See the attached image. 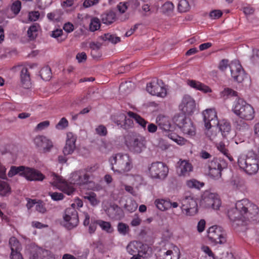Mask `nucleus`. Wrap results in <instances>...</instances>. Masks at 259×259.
I'll list each match as a JSON object with an SVG mask.
<instances>
[{
  "mask_svg": "<svg viewBox=\"0 0 259 259\" xmlns=\"http://www.w3.org/2000/svg\"><path fill=\"white\" fill-rule=\"evenodd\" d=\"M228 216L234 228L244 226L259 222V209L249 200L243 199L238 201L235 207L228 211Z\"/></svg>",
  "mask_w": 259,
  "mask_h": 259,
  "instance_id": "f257e3e1",
  "label": "nucleus"
},
{
  "mask_svg": "<svg viewBox=\"0 0 259 259\" xmlns=\"http://www.w3.org/2000/svg\"><path fill=\"white\" fill-rule=\"evenodd\" d=\"M50 184L68 195L73 194L75 185L82 186L88 184L91 185V189H94L95 184L89 181L90 176L84 170H78L70 174L67 181L62 177L52 173L50 175Z\"/></svg>",
  "mask_w": 259,
  "mask_h": 259,
  "instance_id": "f03ea898",
  "label": "nucleus"
},
{
  "mask_svg": "<svg viewBox=\"0 0 259 259\" xmlns=\"http://www.w3.org/2000/svg\"><path fill=\"white\" fill-rule=\"evenodd\" d=\"M111 170L115 173L123 174L130 171L133 168L132 158L128 154L118 153L109 158Z\"/></svg>",
  "mask_w": 259,
  "mask_h": 259,
  "instance_id": "7ed1b4c3",
  "label": "nucleus"
},
{
  "mask_svg": "<svg viewBox=\"0 0 259 259\" xmlns=\"http://www.w3.org/2000/svg\"><path fill=\"white\" fill-rule=\"evenodd\" d=\"M17 174L30 181H42L45 179V175L40 171L24 166H12L8 175L9 177H12Z\"/></svg>",
  "mask_w": 259,
  "mask_h": 259,
  "instance_id": "20e7f679",
  "label": "nucleus"
},
{
  "mask_svg": "<svg viewBox=\"0 0 259 259\" xmlns=\"http://www.w3.org/2000/svg\"><path fill=\"white\" fill-rule=\"evenodd\" d=\"M232 111L236 116L244 120H251L255 116L253 107L241 98L237 99L234 102Z\"/></svg>",
  "mask_w": 259,
  "mask_h": 259,
  "instance_id": "39448f33",
  "label": "nucleus"
},
{
  "mask_svg": "<svg viewBox=\"0 0 259 259\" xmlns=\"http://www.w3.org/2000/svg\"><path fill=\"white\" fill-rule=\"evenodd\" d=\"M238 165L246 174L253 175L259 170V159L255 155H241L238 159Z\"/></svg>",
  "mask_w": 259,
  "mask_h": 259,
  "instance_id": "423d86ee",
  "label": "nucleus"
},
{
  "mask_svg": "<svg viewBox=\"0 0 259 259\" xmlns=\"http://www.w3.org/2000/svg\"><path fill=\"white\" fill-rule=\"evenodd\" d=\"M168 172V167L162 162H152L148 167L147 173L152 179L164 180L167 177Z\"/></svg>",
  "mask_w": 259,
  "mask_h": 259,
  "instance_id": "0eeeda50",
  "label": "nucleus"
},
{
  "mask_svg": "<svg viewBox=\"0 0 259 259\" xmlns=\"http://www.w3.org/2000/svg\"><path fill=\"white\" fill-rule=\"evenodd\" d=\"M147 91L151 95L164 98L167 95V85L161 80L154 79L147 84Z\"/></svg>",
  "mask_w": 259,
  "mask_h": 259,
  "instance_id": "6e6552de",
  "label": "nucleus"
},
{
  "mask_svg": "<svg viewBox=\"0 0 259 259\" xmlns=\"http://www.w3.org/2000/svg\"><path fill=\"white\" fill-rule=\"evenodd\" d=\"M125 143L128 150L135 153H140L146 148L145 139L140 135L128 136Z\"/></svg>",
  "mask_w": 259,
  "mask_h": 259,
  "instance_id": "1a4fd4ad",
  "label": "nucleus"
},
{
  "mask_svg": "<svg viewBox=\"0 0 259 259\" xmlns=\"http://www.w3.org/2000/svg\"><path fill=\"white\" fill-rule=\"evenodd\" d=\"M201 205L206 208H212L218 210L221 205V200L218 195L209 191L204 192L200 200Z\"/></svg>",
  "mask_w": 259,
  "mask_h": 259,
  "instance_id": "9d476101",
  "label": "nucleus"
},
{
  "mask_svg": "<svg viewBox=\"0 0 259 259\" xmlns=\"http://www.w3.org/2000/svg\"><path fill=\"white\" fill-rule=\"evenodd\" d=\"M181 209L185 215L194 216L198 212L197 199L192 195L186 196L182 200Z\"/></svg>",
  "mask_w": 259,
  "mask_h": 259,
  "instance_id": "9b49d317",
  "label": "nucleus"
},
{
  "mask_svg": "<svg viewBox=\"0 0 259 259\" xmlns=\"http://www.w3.org/2000/svg\"><path fill=\"white\" fill-rule=\"evenodd\" d=\"M179 109L186 115H192L196 111V104L194 99L189 95H185L179 105Z\"/></svg>",
  "mask_w": 259,
  "mask_h": 259,
  "instance_id": "f8f14e48",
  "label": "nucleus"
},
{
  "mask_svg": "<svg viewBox=\"0 0 259 259\" xmlns=\"http://www.w3.org/2000/svg\"><path fill=\"white\" fill-rule=\"evenodd\" d=\"M207 233L209 241L214 244H223L226 242V239L221 227L211 226L209 228Z\"/></svg>",
  "mask_w": 259,
  "mask_h": 259,
  "instance_id": "ddd939ff",
  "label": "nucleus"
},
{
  "mask_svg": "<svg viewBox=\"0 0 259 259\" xmlns=\"http://www.w3.org/2000/svg\"><path fill=\"white\" fill-rule=\"evenodd\" d=\"M64 225L68 229L76 227L78 223L77 212L74 208H67L63 215Z\"/></svg>",
  "mask_w": 259,
  "mask_h": 259,
  "instance_id": "4468645a",
  "label": "nucleus"
},
{
  "mask_svg": "<svg viewBox=\"0 0 259 259\" xmlns=\"http://www.w3.org/2000/svg\"><path fill=\"white\" fill-rule=\"evenodd\" d=\"M231 74L234 80L242 82L246 77L245 72L239 61L234 60L229 64Z\"/></svg>",
  "mask_w": 259,
  "mask_h": 259,
  "instance_id": "2eb2a0df",
  "label": "nucleus"
},
{
  "mask_svg": "<svg viewBox=\"0 0 259 259\" xmlns=\"http://www.w3.org/2000/svg\"><path fill=\"white\" fill-rule=\"evenodd\" d=\"M231 74L234 80L242 82L246 77L245 72L239 61L234 60L229 64Z\"/></svg>",
  "mask_w": 259,
  "mask_h": 259,
  "instance_id": "dca6fc26",
  "label": "nucleus"
},
{
  "mask_svg": "<svg viewBox=\"0 0 259 259\" xmlns=\"http://www.w3.org/2000/svg\"><path fill=\"white\" fill-rule=\"evenodd\" d=\"M204 125L206 129L216 125L218 120L217 112L214 108L206 109L202 112Z\"/></svg>",
  "mask_w": 259,
  "mask_h": 259,
  "instance_id": "f3484780",
  "label": "nucleus"
},
{
  "mask_svg": "<svg viewBox=\"0 0 259 259\" xmlns=\"http://www.w3.org/2000/svg\"><path fill=\"white\" fill-rule=\"evenodd\" d=\"M35 146L44 152L50 151L53 147L52 141L44 136H37L33 139Z\"/></svg>",
  "mask_w": 259,
  "mask_h": 259,
  "instance_id": "a211bd4d",
  "label": "nucleus"
},
{
  "mask_svg": "<svg viewBox=\"0 0 259 259\" xmlns=\"http://www.w3.org/2000/svg\"><path fill=\"white\" fill-rule=\"evenodd\" d=\"M156 123L159 128L164 131L165 135L170 134L175 130V125L172 124L170 119L163 115H159L156 118Z\"/></svg>",
  "mask_w": 259,
  "mask_h": 259,
  "instance_id": "6ab92c4d",
  "label": "nucleus"
},
{
  "mask_svg": "<svg viewBox=\"0 0 259 259\" xmlns=\"http://www.w3.org/2000/svg\"><path fill=\"white\" fill-rule=\"evenodd\" d=\"M192 170L193 166L189 161L180 159L177 162L176 166V172L179 176H188Z\"/></svg>",
  "mask_w": 259,
  "mask_h": 259,
  "instance_id": "aec40b11",
  "label": "nucleus"
},
{
  "mask_svg": "<svg viewBox=\"0 0 259 259\" xmlns=\"http://www.w3.org/2000/svg\"><path fill=\"white\" fill-rule=\"evenodd\" d=\"M76 136L72 133L67 134L66 144L63 148V152L64 155L72 154L76 149L75 142Z\"/></svg>",
  "mask_w": 259,
  "mask_h": 259,
  "instance_id": "412c9836",
  "label": "nucleus"
},
{
  "mask_svg": "<svg viewBox=\"0 0 259 259\" xmlns=\"http://www.w3.org/2000/svg\"><path fill=\"white\" fill-rule=\"evenodd\" d=\"M154 204L157 209L163 211L171 208H176L179 206L178 202H171L169 199H157L155 200Z\"/></svg>",
  "mask_w": 259,
  "mask_h": 259,
  "instance_id": "4be33fe9",
  "label": "nucleus"
},
{
  "mask_svg": "<svg viewBox=\"0 0 259 259\" xmlns=\"http://www.w3.org/2000/svg\"><path fill=\"white\" fill-rule=\"evenodd\" d=\"M57 258L58 257L51 251L39 248L31 253L29 259H57Z\"/></svg>",
  "mask_w": 259,
  "mask_h": 259,
  "instance_id": "5701e85b",
  "label": "nucleus"
},
{
  "mask_svg": "<svg viewBox=\"0 0 259 259\" xmlns=\"http://www.w3.org/2000/svg\"><path fill=\"white\" fill-rule=\"evenodd\" d=\"M187 84L191 88L199 91L203 94H210L212 92V89L206 84L196 80H188Z\"/></svg>",
  "mask_w": 259,
  "mask_h": 259,
  "instance_id": "b1692460",
  "label": "nucleus"
},
{
  "mask_svg": "<svg viewBox=\"0 0 259 259\" xmlns=\"http://www.w3.org/2000/svg\"><path fill=\"white\" fill-rule=\"evenodd\" d=\"M169 243L160 242L159 246L157 247L155 253L157 259H165L168 254L169 248Z\"/></svg>",
  "mask_w": 259,
  "mask_h": 259,
  "instance_id": "393cba45",
  "label": "nucleus"
},
{
  "mask_svg": "<svg viewBox=\"0 0 259 259\" xmlns=\"http://www.w3.org/2000/svg\"><path fill=\"white\" fill-rule=\"evenodd\" d=\"M180 128L184 134L189 136L192 137L195 135V127L190 119H186L185 123L182 124Z\"/></svg>",
  "mask_w": 259,
  "mask_h": 259,
  "instance_id": "a878e982",
  "label": "nucleus"
},
{
  "mask_svg": "<svg viewBox=\"0 0 259 259\" xmlns=\"http://www.w3.org/2000/svg\"><path fill=\"white\" fill-rule=\"evenodd\" d=\"M216 125L219 126L222 136L226 138H228V136L231 132V125L230 123L227 120L223 119L218 121Z\"/></svg>",
  "mask_w": 259,
  "mask_h": 259,
  "instance_id": "bb28decb",
  "label": "nucleus"
},
{
  "mask_svg": "<svg viewBox=\"0 0 259 259\" xmlns=\"http://www.w3.org/2000/svg\"><path fill=\"white\" fill-rule=\"evenodd\" d=\"M168 251V254L165 259H179L180 257V250L179 248L170 243Z\"/></svg>",
  "mask_w": 259,
  "mask_h": 259,
  "instance_id": "cd10ccee",
  "label": "nucleus"
},
{
  "mask_svg": "<svg viewBox=\"0 0 259 259\" xmlns=\"http://www.w3.org/2000/svg\"><path fill=\"white\" fill-rule=\"evenodd\" d=\"M21 81L24 88H29L31 85L30 79L27 69L23 68L21 71Z\"/></svg>",
  "mask_w": 259,
  "mask_h": 259,
  "instance_id": "c85d7f7f",
  "label": "nucleus"
},
{
  "mask_svg": "<svg viewBox=\"0 0 259 259\" xmlns=\"http://www.w3.org/2000/svg\"><path fill=\"white\" fill-rule=\"evenodd\" d=\"M119 117L122 119V121L120 122V121H117V125L120 126L121 127H123L125 128H128L132 126L133 121L132 118L127 117L124 114H119Z\"/></svg>",
  "mask_w": 259,
  "mask_h": 259,
  "instance_id": "c756f323",
  "label": "nucleus"
},
{
  "mask_svg": "<svg viewBox=\"0 0 259 259\" xmlns=\"http://www.w3.org/2000/svg\"><path fill=\"white\" fill-rule=\"evenodd\" d=\"M141 246V242L138 241L131 242L126 246V250L127 252L131 254L138 253L139 249Z\"/></svg>",
  "mask_w": 259,
  "mask_h": 259,
  "instance_id": "7c9ffc66",
  "label": "nucleus"
},
{
  "mask_svg": "<svg viewBox=\"0 0 259 259\" xmlns=\"http://www.w3.org/2000/svg\"><path fill=\"white\" fill-rule=\"evenodd\" d=\"M40 29L38 24L35 23L30 26L27 30V35L30 40H34L38 35V32Z\"/></svg>",
  "mask_w": 259,
  "mask_h": 259,
  "instance_id": "2f4dec72",
  "label": "nucleus"
},
{
  "mask_svg": "<svg viewBox=\"0 0 259 259\" xmlns=\"http://www.w3.org/2000/svg\"><path fill=\"white\" fill-rule=\"evenodd\" d=\"M100 39L105 41H108L113 44H116L120 41V38L115 34L109 33H105L100 36Z\"/></svg>",
  "mask_w": 259,
  "mask_h": 259,
  "instance_id": "473e14b6",
  "label": "nucleus"
},
{
  "mask_svg": "<svg viewBox=\"0 0 259 259\" xmlns=\"http://www.w3.org/2000/svg\"><path fill=\"white\" fill-rule=\"evenodd\" d=\"M217 149L222 153L224 155L228 158L230 161L233 160V157L229 152L226 145L223 142H220L216 145Z\"/></svg>",
  "mask_w": 259,
  "mask_h": 259,
  "instance_id": "72a5a7b5",
  "label": "nucleus"
},
{
  "mask_svg": "<svg viewBox=\"0 0 259 259\" xmlns=\"http://www.w3.org/2000/svg\"><path fill=\"white\" fill-rule=\"evenodd\" d=\"M124 209L129 212L135 211L138 207V204L131 198H128L123 206Z\"/></svg>",
  "mask_w": 259,
  "mask_h": 259,
  "instance_id": "f704fd0d",
  "label": "nucleus"
},
{
  "mask_svg": "<svg viewBox=\"0 0 259 259\" xmlns=\"http://www.w3.org/2000/svg\"><path fill=\"white\" fill-rule=\"evenodd\" d=\"M11 188L6 182L0 180V196H6L11 194Z\"/></svg>",
  "mask_w": 259,
  "mask_h": 259,
  "instance_id": "c9c22d12",
  "label": "nucleus"
},
{
  "mask_svg": "<svg viewBox=\"0 0 259 259\" xmlns=\"http://www.w3.org/2000/svg\"><path fill=\"white\" fill-rule=\"evenodd\" d=\"M139 249L138 254L143 258H147L152 253V249L147 244L141 243V246Z\"/></svg>",
  "mask_w": 259,
  "mask_h": 259,
  "instance_id": "e433bc0d",
  "label": "nucleus"
},
{
  "mask_svg": "<svg viewBox=\"0 0 259 259\" xmlns=\"http://www.w3.org/2000/svg\"><path fill=\"white\" fill-rule=\"evenodd\" d=\"M115 15L113 12H109L104 13L101 16L102 21L103 23L110 24L115 20Z\"/></svg>",
  "mask_w": 259,
  "mask_h": 259,
  "instance_id": "4c0bfd02",
  "label": "nucleus"
},
{
  "mask_svg": "<svg viewBox=\"0 0 259 259\" xmlns=\"http://www.w3.org/2000/svg\"><path fill=\"white\" fill-rule=\"evenodd\" d=\"M84 198L88 200L93 206L98 205L100 203V200L97 198V195L94 192L86 193L84 196Z\"/></svg>",
  "mask_w": 259,
  "mask_h": 259,
  "instance_id": "58836bf2",
  "label": "nucleus"
},
{
  "mask_svg": "<svg viewBox=\"0 0 259 259\" xmlns=\"http://www.w3.org/2000/svg\"><path fill=\"white\" fill-rule=\"evenodd\" d=\"M127 115L142 127L145 128L146 127L147 122L140 116L132 112H128Z\"/></svg>",
  "mask_w": 259,
  "mask_h": 259,
  "instance_id": "ea45409f",
  "label": "nucleus"
},
{
  "mask_svg": "<svg viewBox=\"0 0 259 259\" xmlns=\"http://www.w3.org/2000/svg\"><path fill=\"white\" fill-rule=\"evenodd\" d=\"M186 119H188V118H186L184 115L176 114L172 118V124L175 126H177L180 128L185 123Z\"/></svg>",
  "mask_w": 259,
  "mask_h": 259,
  "instance_id": "a19ab883",
  "label": "nucleus"
},
{
  "mask_svg": "<svg viewBox=\"0 0 259 259\" xmlns=\"http://www.w3.org/2000/svg\"><path fill=\"white\" fill-rule=\"evenodd\" d=\"M167 136L171 140L176 142L177 144L182 146L185 145L187 141L184 138L180 137L177 134L171 133L167 135Z\"/></svg>",
  "mask_w": 259,
  "mask_h": 259,
  "instance_id": "79ce46f5",
  "label": "nucleus"
},
{
  "mask_svg": "<svg viewBox=\"0 0 259 259\" xmlns=\"http://www.w3.org/2000/svg\"><path fill=\"white\" fill-rule=\"evenodd\" d=\"M186 185L187 186L191 189H199L203 187L204 186V183L203 182H201L198 181V180L192 179L186 181Z\"/></svg>",
  "mask_w": 259,
  "mask_h": 259,
  "instance_id": "37998d69",
  "label": "nucleus"
},
{
  "mask_svg": "<svg viewBox=\"0 0 259 259\" xmlns=\"http://www.w3.org/2000/svg\"><path fill=\"white\" fill-rule=\"evenodd\" d=\"M113 148L112 144L108 141H101L99 144V149L103 153L111 151Z\"/></svg>",
  "mask_w": 259,
  "mask_h": 259,
  "instance_id": "c03bdc74",
  "label": "nucleus"
},
{
  "mask_svg": "<svg viewBox=\"0 0 259 259\" xmlns=\"http://www.w3.org/2000/svg\"><path fill=\"white\" fill-rule=\"evenodd\" d=\"M9 245L11 251L21 250L22 246L19 241L14 237L10 238L9 240Z\"/></svg>",
  "mask_w": 259,
  "mask_h": 259,
  "instance_id": "a18cd8bd",
  "label": "nucleus"
},
{
  "mask_svg": "<svg viewBox=\"0 0 259 259\" xmlns=\"http://www.w3.org/2000/svg\"><path fill=\"white\" fill-rule=\"evenodd\" d=\"M63 13L60 10H56L47 14V18L52 21H59Z\"/></svg>",
  "mask_w": 259,
  "mask_h": 259,
  "instance_id": "49530a36",
  "label": "nucleus"
},
{
  "mask_svg": "<svg viewBox=\"0 0 259 259\" xmlns=\"http://www.w3.org/2000/svg\"><path fill=\"white\" fill-rule=\"evenodd\" d=\"M237 96V93L231 89L227 88H225L220 92V96L221 98L226 99L230 97H235Z\"/></svg>",
  "mask_w": 259,
  "mask_h": 259,
  "instance_id": "de8ad7c7",
  "label": "nucleus"
},
{
  "mask_svg": "<svg viewBox=\"0 0 259 259\" xmlns=\"http://www.w3.org/2000/svg\"><path fill=\"white\" fill-rule=\"evenodd\" d=\"M190 9V6L187 0L180 1L178 6V10L180 13H186L188 12Z\"/></svg>",
  "mask_w": 259,
  "mask_h": 259,
  "instance_id": "09e8293b",
  "label": "nucleus"
},
{
  "mask_svg": "<svg viewBox=\"0 0 259 259\" xmlns=\"http://www.w3.org/2000/svg\"><path fill=\"white\" fill-rule=\"evenodd\" d=\"M128 179L131 182L133 185L138 187L139 185L142 184L143 181V178L139 175H132L128 176Z\"/></svg>",
  "mask_w": 259,
  "mask_h": 259,
  "instance_id": "8fccbe9b",
  "label": "nucleus"
},
{
  "mask_svg": "<svg viewBox=\"0 0 259 259\" xmlns=\"http://www.w3.org/2000/svg\"><path fill=\"white\" fill-rule=\"evenodd\" d=\"M40 75L43 80L46 81L49 80L52 76L50 68L48 66L42 68L40 71Z\"/></svg>",
  "mask_w": 259,
  "mask_h": 259,
  "instance_id": "3c124183",
  "label": "nucleus"
},
{
  "mask_svg": "<svg viewBox=\"0 0 259 259\" xmlns=\"http://www.w3.org/2000/svg\"><path fill=\"white\" fill-rule=\"evenodd\" d=\"M134 87V84L130 81L122 83L119 87L121 93L125 94H128Z\"/></svg>",
  "mask_w": 259,
  "mask_h": 259,
  "instance_id": "603ef678",
  "label": "nucleus"
},
{
  "mask_svg": "<svg viewBox=\"0 0 259 259\" xmlns=\"http://www.w3.org/2000/svg\"><path fill=\"white\" fill-rule=\"evenodd\" d=\"M100 48V45L98 44L92 43L91 44V55L95 59H97L101 56V54L99 52Z\"/></svg>",
  "mask_w": 259,
  "mask_h": 259,
  "instance_id": "864d4df0",
  "label": "nucleus"
},
{
  "mask_svg": "<svg viewBox=\"0 0 259 259\" xmlns=\"http://www.w3.org/2000/svg\"><path fill=\"white\" fill-rule=\"evenodd\" d=\"M52 4V0H36V6L39 10H45Z\"/></svg>",
  "mask_w": 259,
  "mask_h": 259,
  "instance_id": "5fc2aeb1",
  "label": "nucleus"
},
{
  "mask_svg": "<svg viewBox=\"0 0 259 259\" xmlns=\"http://www.w3.org/2000/svg\"><path fill=\"white\" fill-rule=\"evenodd\" d=\"M101 26L100 20L96 17L93 18L91 20L90 23V30L91 31H95L98 30Z\"/></svg>",
  "mask_w": 259,
  "mask_h": 259,
  "instance_id": "6e6d98bb",
  "label": "nucleus"
},
{
  "mask_svg": "<svg viewBox=\"0 0 259 259\" xmlns=\"http://www.w3.org/2000/svg\"><path fill=\"white\" fill-rule=\"evenodd\" d=\"M98 225H99L102 230L106 231L107 233H111L113 231V229L109 222L102 220H98Z\"/></svg>",
  "mask_w": 259,
  "mask_h": 259,
  "instance_id": "4d7b16f0",
  "label": "nucleus"
},
{
  "mask_svg": "<svg viewBox=\"0 0 259 259\" xmlns=\"http://www.w3.org/2000/svg\"><path fill=\"white\" fill-rule=\"evenodd\" d=\"M21 9V3L18 0L13 2L10 6L11 11L13 12L14 16L17 15L20 12Z\"/></svg>",
  "mask_w": 259,
  "mask_h": 259,
  "instance_id": "13d9d810",
  "label": "nucleus"
},
{
  "mask_svg": "<svg viewBox=\"0 0 259 259\" xmlns=\"http://www.w3.org/2000/svg\"><path fill=\"white\" fill-rule=\"evenodd\" d=\"M174 9V5L170 2L165 3L162 7V12L167 15L171 14L173 12Z\"/></svg>",
  "mask_w": 259,
  "mask_h": 259,
  "instance_id": "bf43d9fd",
  "label": "nucleus"
},
{
  "mask_svg": "<svg viewBox=\"0 0 259 259\" xmlns=\"http://www.w3.org/2000/svg\"><path fill=\"white\" fill-rule=\"evenodd\" d=\"M209 169H222V167L220 163V160L217 158H213L208 164Z\"/></svg>",
  "mask_w": 259,
  "mask_h": 259,
  "instance_id": "052dcab7",
  "label": "nucleus"
},
{
  "mask_svg": "<svg viewBox=\"0 0 259 259\" xmlns=\"http://www.w3.org/2000/svg\"><path fill=\"white\" fill-rule=\"evenodd\" d=\"M172 236V232L169 230H164L162 234L161 241L160 242L169 243L168 241Z\"/></svg>",
  "mask_w": 259,
  "mask_h": 259,
  "instance_id": "680f3d73",
  "label": "nucleus"
},
{
  "mask_svg": "<svg viewBox=\"0 0 259 259\" xmlns=\"http://www.w3.org/2000/svg\"><path fill=\"white\" fill-rule=\"evenodd\" d=\"M68 126V121L65 117L62 118L59 122L56 125L55 127L59 130L65 129Z\"/></svg>",
  "mask_w": 259,
  "mask_h": 259,
  "instance_id": "e2e57ef3",
  "label": "nucleus"
},
{
  "mask_svg": "<svg viewBox=\"0 0 259 259\" xmlns=\"http://www.w3.org/2000/svg\"><path fill=\"white\" fill-rule=\"evenodd\" d=\"M117 230L120 234L125 235L129 232V227L124 223H119L117 226Z\"/></svg>",
  "mask_w": 259,
  "mask_h": 259,
  "instance_id": "0e129e2a",
  "label": "nucleus"
},
{
  "mask_svg": "<svg viewBox=\"0 0 259 259\" xmlns=\"http://www.w3.org/2000/svg\"><path fill=\"white\" fill-rule=\"evenodd\" d=\"M49 195L54 201L61 200L64 198V195L61 192H49Z\"/></svg>",
  "mask_w": 259,
  "mask_h": 259,
  "instance_id": "69168bd1",
  "label": "nucleus"
},
{
  "mask_svg": "<svg viewBox=\"0 0 259 259\" xmlns=\"http://www.w3.org/2000/svg\"><path fill=\"white\" fill-rule=\"evenodd\" d=\"M222 169H209V175L212 179L217 180L221 177Z\"/></svg>",
  "mask_w": 259,
  "mask_h": 259,
  "instance_id": "338daca9",
  "label": "nucleus"
},
{
  "mask_svg": "<svg viewBox=\"0 0 259 259\" xmlns=\"http://www.w3.org/2000/svg\"><path fill=\"white\" fill-rule=\"evenodd\" d=\"M95 130L96 133L101 136H106L107 133L106 128L105 127V126L102 125L98 126L96 128Z\"/></svg>",
  "mask_w": 259,
  "mask_h": 259,
  "instance_id": "774afa93",
  "label": "nucleus"
}]
</instances>
